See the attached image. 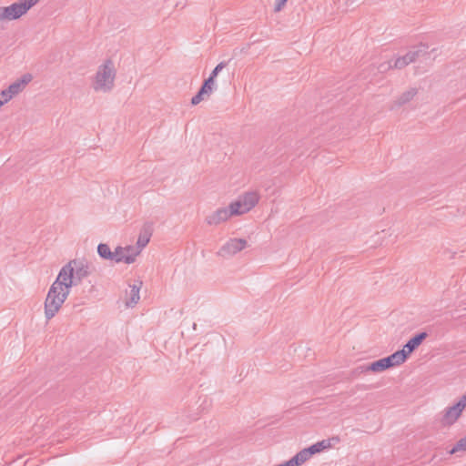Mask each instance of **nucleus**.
<instances>
[{"mask_svg":"<svg viewBox=\"0 0 466 466\" xmlns=\"http://www.w3.org/2000/svg\"><path fill=\"white\" fill-rule=\"evenodd\" d=\"M248 246L244 238H230L218 251V255L223 258L231 257L243 250Z\"/></svg>","mask_w":466,"mask_h":466,"instance_id":"obj_6","label":"nucleus"},{"mask_svg":"<svg viewBox=\"0 0 466 466\" xmlns=\"http://www.w3.org/2000/svg\"><path fill=\"white\" fill-rule=\"evenodd\" d=\"M0 96L2 98L1 99L2 105L7 103L9 100H11L13 98V96L11 95V93L8 92V88L2 90L0 93Z\"/></svg>","mask_w":466,"mask_h":466,"instance_id":"obj_25","label":"nucleus"},{"mask_svg":"<svg viewBox=\"0 0 466 466\" xmlns=\"http://www.w3.org/2000/svg\"><path fill=\"white\" fill-rule=\"evenodd\" d=\"M287 0H276V5L274 7L275 12H279L282 7L285 5Z\"/></svg>","mask_w":466,"mask_h":466,"instance_id":"obj_31","label":"nucleus"},{"mask_svg":"<svg viewBox=\"0 0 466 466\" xmlns=\"http://www.w3.org/2000/svg\"><path fill=\"white\" fill-rule=\"evenodd\" d=\"M116 69L114 63L111 59H107L98 67L93 88L96 91H102L104 93L109 92L114 87Z\"/></svg>","mask_w":466,"mask_h":466,"instance_id":"obj_3","label":"nucleus"},{"mask_svg":"<svg viewBox=\"0 0 466 466\" xmlns=\"http://www.w3.org/2000/svg\"><path fill=\"white\" fill-rule=\"evenodd\" d=\"M113 253V261L116 263L125 262L126 264H132L136 261V254H125L123 247H116Z\"/></svg>","mask_w":466,"mask_h":466,"instance_id":"obj_14","label":"nucleus"},{"mask_svg":"<svg viewBox=\"0 0 466 466\" xmlns=\"http://www.w3.org/2000/svg\"><path fill=\"white\" fill-rule=\"evenodd\" d=\"M227 66V62L222 61L216 66V67L212 70L211 74L208 78H211V80L215 81V78L218 76V73Z\"/></svg>","mask_w":466,"mask_h":466,"instance_id":"obj_23","label":"nucleus"},{"mask_svg":"<svg viewBox=\"0 0 466 466\" xmlns=\"http://www.w3.org/2000/svg\"><path fill=\"white\" fill-rule=\"evenodd\" d=\"M152 236V227L149 224H145L141 228L137 241V251L136 258L141 253L142 249L148 244Z\"/></svg>","mask_w":466,"mask_h":466,"instance_id":"obj_9","label":"nucleus"},{"mask_svg":"<svg viewBox=\"0 0 466 466\" xmlns=\"http://www.w3.org/2000/svg\"><path fill=\"white\" fill-rule=\"evenodd\" d=\"M33 76L30 73L24 74L19 79L12 83L7 88L13 96L21 93L32 81Z\"/></svg>","mask_w":466,"mask_h":466,"instance_id":"obj_10","label":"nucleus"},{"mask_svg":"<svg viewBox=\"0 0 466 466\" xmlns=\"http://www.w3.org/2000/svg\"><path fill=\"white\" fill-rule=\"evenodd\" d=\"M390 358L392 360L394 366H399L406 361L408 356L403 350H400L390 355Z\"/></svg>","mask_w":466,"mask_h":466,"instance_id":"obj_17","label":"nucleus"},{"mask_svg":"<svg viewBox=\"0 0 466 466\" xmlns=\"http://www.w3.org/2000/svg\"><path fill=\"white\" fill-rule=\"evenodd\" d=\"M318 453L315 445H311L308 448L302 449L300 451H299L297 454L301 459L303 463L307 461L312 455Z\"/></svg>","mask_w":466,"mask_h":466,"instance_id":"obj_18","label":"nucleus"},{"mask_svg":"<svg viewBox=\"0 0 466 466\" xmlns=\"http://www.w3.org/2000/svg\"><path fill=\"white\" fill-rule=\"evenodd\" d=\"M366 369L369 370V371H372V372H381V371L386 370L381 360H378L367 365Z\"/></svg>","mask_w":466,"mask_h":466,"instance_id":"obj_22","label":"nucleus"},{"mask_svg":"<svg viewBox=\"0 0 466 466\" xmlns=\"http://www.w3.org/2000/svg\"><path fill=\"white\" fill-rule=\"evenodd\" d=\"M428 337L427 332H420L413 336L410 339L407 341V343L403 347L404 352L409 355L413 352L421 343L422 341Z\"/></svg>","mask_w":466,"mask_h":466,"instance_id":"obj_13","label":"nucleus"},{"mask_svg":"<svg viewBox=\"0 0 466 466\" xmlns=\"http://www.w3.org/2000/svg\"><path fill=\"white\" fill-rule=\"evenodd\" d=\"M70 292V289L64 286L63 280L56 279L51 285L45 300V317L51 319L59 311Z\"/></svg>","mask_w":466,"mask_h":466,"instance_id":"obj_2","label":"nucleus"},{"mask_svg":"<svg viewBox=\"0 0 466 466\" xmlns=\"http://www.w3.org/2000/svg\"><path fill=\"white\" fill-rule=\"evenodd\" d=\"M455 405L463 410L466 408V392L461 397L460 400Z\"/></svg>","mask_w":466,"mask_h":466,"instance_id":"obj_29","label":"nucleus"},{"mask_svg":"<svg viewBox=\"0 0 466 466\" xmlns=\"http://www.w3.org/2000/svg\"><path fill=\"white\" fill-rule=\"evenodd\" d=\"M367 368V365H360L357 368H355L354 370H352L351 371V376L353 377H358L360 376V374L362 373H365L367 371H369V370L366 369Z\"/></svg>","mask_w":466,"mask_h":466,"instance_id":"obj_26","label":"nucleus"},{"mask_svg":"<svg viewBox=\"0 0 466 466\" xmlns=\"http://www.w3.org/2000/svg\"><path fill=\"white\" fill-rule=\"evenodd\" d=\"M92 273V268L88 261L82 258H75L66 263L58 273V279L63 280L64 286L71 289L82 282Z\"/></svg>","mask_w":466,"mask_h":466,"instance_id":"obj_1","label":"nucleus"},{"mask_svg":"<svg viewBox=\"0 0 466 466\" xmlns=\"http://www.w3.org/2000/svg\"><path fill=\"white\" fill-rule=\"evenodd\" d=\"M3 20H5V16L3 15L2 8L0 7V21H3Z\"/></svg>","mask_w":466,"mask_h":466,"instance_id":"obj_33","label":"nucleus"},{"mask_svg":"<svg viewBox=\"0 0 466 466\" xmlns=\"http://www.w3.org/2000/svg\"><path fill=\"white\" fill-rule=\"evenodd\" d=\"M258 200L259 196L257 192H247L240 196L234 203L239 204L238 210L239 211V215H242L253 208L258 204Z\"/></svg>","mask_w":466,"mask_h":466,"instance_id":"obj_7","label":"nucleus"},{"mask_svg":"<svg viewBox=\"0 0 466 466\" xmlns=\"http://www.w3.org/2000/svg\"><path fill=\"white\" fill-rule=\"evenodd\" d=\"M380 360H382L385 370L395 367L394 364L392 363V360H390V356L380 359Z\"/></svg>","mask_w":466,"mask_h":466,"instance_id":"obj_30","label":"nucleus"},{"mask_svg":"<svg viewBox=\"0 0 466 466\" xmlns=\"http://www.w3.org/2000/svg\"><path fill=\"white\" fill-rule=\"evenodd\" d=\"M239 204L231 203L228 208H218L212 214L206 217L205 221L209 226H217L227 221L233 215H239L238 210Z\"/></svg>","mask_w":466,"mask_h":466,"instance_id":"obj_5","label":"nucleus"},{"mask_svg":"<svg viewBox=\"0 0 466 466\" xmlns=\"http://www.w3.org/2000/svg\"><path fill=\"white\" fill-rule=\"evenodd\" d=\"M331 441H338L339 438H331V439H327V440H322L320 441H318L317 443L314 444L317 451L320 452V451H324L325 449L330 448Z\"/></svg>","mask_w":466,"mask_h":466,"instance_id":"obj_20","label":"nucleus"},{"mask_svg":"<svg viewBox=\"0 0 466 466\" xmlns=\"http://www.w3.org/2000/svg\"><path fill=\"white\" fill-rule=\"evenodd\" d=\"M283 464H284V466H300L301 464H303V461L299 457V455L296 454L290 460H289L288 461L284 462Z\"/></svg>","mask_w":466,"mask_h":466,"instance_id":"obj_24","label":"nucleus"},{"mask_svg":"<svg viewBox=\"0 0 466 466\" xmlns=\"http://www.w3.org/2000/svg\"><path fill=\"white\" fill-rule=\"evenodd\" d=\"M391 68H394V65L392 66L390 64V62H384V63H381L379 66H378V70L380 72V73H384Z\"/></svg>","mask_w":466,"mask_h":466,"instance_id":"obj_28","label":"nucleus"},{"mask_svg":"<svg viewBox=\"0 0 466 466\" xmlns=\"http://www.w3.org/2000/svg\"><path fill=\"white\" fill-rule=\"evenodd\" d=\"M214 85V80H211V78H207L204 80L202 86L199 88V91L205 96H208L213 91Z\"/></svg>","mask_w":466,"mask_h":466,"instance_id":"obj_19","label":"nucleus"},{"mask_svg":"<svg viewBox=\"0 0 466 466\" xmlns=\"http://www.w3.org/2000/svg\"><path fill=\"white\" fill-rule=\"evenodd\" d=\"M462 410L458 408L455 404L451 407H448L444 410V414L441 420L443 426H451L456 422V420L461 415Z\"/></svg>","mask_w":466,"mask_h":466,"instance_id":"obj_11","label":"nucleus"},{"mask_svg":"<svg viewBox=\"0 0 466 466\" xmlns=\"http://www.w3.org/2000/svg\"><path fill=\"white\" fill-rule=\"evenodd\" d=\"M418 94V89L416 87H410L402 94H400L390 105V110H394L396 108L401 107L404 105L410 103Z\"/></svg>","mask_w":466,"mask_h":466,"instance_id":"obj_8","label":"nucleus"},{"mask_svg":"<svg viewBox=\"0 0 466 466\" xmlns=\"http://www.w3.org/2000/svg\"><path fill=\"white\" fill-rule=\"evenodd\" d=\"M142 282L139 281V285L130 286V294L129 298L126 301L127 307H134L139 300V290L141 288Z\"/></svg>","mask_w":466,"mask_h":466,"instance_id":"obj_15","label":"nucleus"},{"mask_svg":"<svg viewBox=\"0 0 466 466\" xmlns=\"http://www.w3.org/2000/svg\"><path fill=\"white\" fill-rule=\"evenodd\" d=\"M421 53H422L421 50H414V51L408 52L403 56L398 57L395 60L394 68H397V69L404 68L406 66L410 65V63L415 62L417 60V58L420 56Z\"/></svg>","mask_w":466,"mask_h":466,"instance_id":"obj_12","label":"nucleus"},{"mask_svg":"<svg viewBox=\"0 0 466 466\" xmlns=\"http://www.w3.org/2000/svg\"><path fill=\"white\" fill-rule=\"evenodd\" d=\"M466 451V436L460 439L456 444L453 446V448L449 451L450 454H455L459 451Z\"/></svg>","mask_w":466,"mask_h":466,"instance_id":"obj_21","label":"nucleus"},{"mask_svg":"<svg viewBox=\"0 0 466 466\" xmlns=\"http://www.w3.org/2000/svg\"><path fill=\"white\" fill-rule=\"evenodd\" d=\"M124 249H125V254H132V253H136L137 247L127 246V247H124Z\"/></svg>","mask_w":466,"mask_h":466,"instance_id":"obj_32","label":"nucleus"},{"mask_svg":"<svg viewBox=\"0 0 466 466\" xmlns=\"http://www.w3.org/2000/svg\"><path fill=\"white\" fill-rule=\"evenodd\" d=\"M39 0H19L9 6L1 7L5 20H15L27 13Z\"/></svg>","mask_w":466,"mask_h":466,"instance_id":"obj_4","label":"nucleus"},{"mask_svg":"<svg viewBox=\"0 0 466 466\" xmlns=\"http://www.w3.org/2000/svg\"><path fill=\"white\" fill-rule=\"evenodd\" d=\"M277 466H284V464H283V463H280V464H279V465H277Z\"/></svg>","mask_w":466,"mask_h":466,"instance_id":"obj_34","label":"nucleus"},{"mask_svg":"<svg viewBox=\"0 0 466 466\" xmlns=\"http://www.w3.org/2000/svg\"><path fill=\"white\" fill-rule=\"evenodd\" d=\"M204 99L205 95L198 90V93L191 98V105L197 106Z\"/></svg>","mask_w":466,"mask_h":466,"instance_id":"obj_27","label":"nucleus"},{"mask_svg":"<svg viewBox=\"0 0 466 466\" xmlns=\"http://www.w3.org/2000/svg\"><path fill=\"white\" fill-rule=\"evenodd\" d=\"M97 253L103 259L113 261V253L107 244L100 243L97 246Z\"/></svg>","mask_w":466,"mask_h":466,"instance_id":"obj_16","label":"nucleus"}]
</instances>
